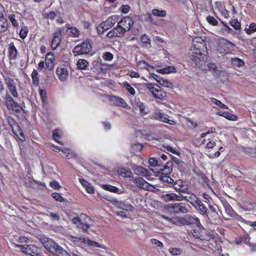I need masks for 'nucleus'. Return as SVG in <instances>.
<instances>
[{
  "label": "nucleus",
  "instance_id": "f257e3e1",
  "mask_svg": "<svg viewBox=\"0 0 256 256\" xmlns=\"http://www.w3.org/2000/svg\"><path fill=\"white\" fill-rule=\"evenodd\" d=\"M1 74L7 88L4 99V105L8 110L20 113L22 110V108L14 99L18 98L19 96L14 78H12L10 71L1 72Z\"/></svg>",
  "mask_w": 256,
  "mask_h": 256
},
{
  "label": "nucleus",
  "instance_id": "f03ea898",
  "mask_svg": "<svg viewBox=\"0 0 256 256\" xmlns=\"http://www.w3.org/2000/svg\"><path fill=\"white\" fill-rule=\"evenodd\" d=\"M40 240L46 249L50 252L56 254V256H70L65 250L54 240L48 238H43L40 239Z\"/></svg>",
  "mask_w": 256,
  "mask_h": 256
},
{
  "label": "nucleus",
  "instance_id": "7ed1b4c3",
  "mask_svg": "<svg viewBox=\"0 0 256 256\" xmlns=\"http://www.w3.org/2000/svg\"><path fill=\"white\" fill-rule=\"evenodd\" d=\"M72 222L78 228H80L84 232H87L94 224L93 220L83 213H80L79 216L73 217Z\"/></svg>",
  "mask_w": 256,
  "mask_h": 256
},
{
  "label": "nucleus",
  "instance_id": "20e7f679",
  "mask_svg": "<svg viewBox=\"0 0 256 256\" xmlns=\"http://www.w3.org/2000/svg\"><path fill=\"white\" fill-rule=\"evenodd\" d=\"M92 45L90 40H86L82 42L80 44L76 45L72 50L74 56H78L90 54L92 50Z\"/></svg>",
  "mask_w": 256,
  "mask_h": 256
},
{
  "label": "nucleus",
  "instance_id": "39448f33",
  "mask_svg": "<svg viewBox=\"0 0 256 256\" xmlns=\"http://www.w3.org/2000/svg\"><path fill=\"white\" fill-rule=\"evenodd\" d=\"M146 87L156 98L162 100L166 96V93L156 84L148 83Z\"/></svg>",
  "mask_w": 256,
  "mask_h": 256
},
{
  "label": "nucleus",
  "instance_id": "423d86ee",
  "mask_svg": "<svg viewBox=\"0 0 256 256\" xmlns=\"http://www.w3.org/2000/svg\"><path fill=\"white\" fill-rule=\"evenodd\" d=\"M234 45L228 40L221 38L219 39L217 46V50L221 54H228L230 53L234 48Z\"/></svg>",
  "mask_w": 256,
  "mask_h": 256
},
{
  "label": "nucleus",
  "instance_id": "0eeeda50",
  "mask_svg": "<svg viewBox=\"0 0 256 256\" xmlns=\"http://www.w3.org/2000/svg\"><path fill=\"white\" fill-rule=\"evenodd\" d=\"M191 50H196L208 53L206 39L202 36H197L193 38Z\"/></svg>",
  "mask_w": 256,
  "mask_h": 256
},
{
  "label": "nucleus",
  "instance_id": "6e6552de",
  "mask_svg": "<svg viewBox=\"0 0 256 256\" xmlns=\"http://www.w3.org/2000/svg\"><path fill=\"white\" fill-rule=\"evenodd\" d=\"M208 209L204 216H206L210 222L214 224L218 223L220 219V216L217 212L216 205H213L212 204H208Z\"/></svg>",
  "mask_w": 256,
  "mask_h": 256
},
{
  "label": "nucleus",
  "instance_id": "1a4fd4ad",
  "mask_svg": "<svg viewBox=\"0 0 256 256\" xmlns=\"http://www.w3.org/2000/svg\"><path fill=\"white\" fill-rule=\"evenodd\" d=\"M172 171V168L169 166H164L162 172L158 174H160V180L164 183L165 186L169 187H172L174 183V180L171 178L168 174H170Z\"/></svg>",
  "mask_w": 256,
  "mask_h": 256
},
{
  "label": "nucleus",
  "instance_id": "9d476101",
  "mask_svg": "<svg viewBox=\"0 0 256 256\" xmlns=\"http://www.w3.org/2000/svg\"><path fill=\"white\" fill-rule=\"evenodd\" d=\"M22 252L30 256H39L42 254V249L35 244H24L19 246Z\"/></svg>",
  "mask_w": 256,
  "mask_h": 256
},
{
  "label": "nucleus",
  "instance_id": "9b49d317",
  "mask_svg": "<svg viewBox=\"0 0 256 256\" xmlns=\"http://www.w3.org/2000/svg\"><path fill=\"white\" fill-rule=\"evenodd\" d=\"M126 32H127L118 24L116 28L108 32L106 36L109 38H112L114 37L122 38Z\"/></svg>",
  "mask_w": 256,
  "mask_h": 256
},
{
  "label": "nucleus",
  "instance_id": "f8f14e48",
  "mask_svg": "<svg viewBox=\"0 0 256 256\" xmlns=\"http://www.w3.org/2000/svg\"><path fill=\"white\" fill-rule=\"evenodd\" d=\"M63 29L59 28L54 34V36L51 42V48L52 50H55L60 45L62 40V32Z\"/></svg>",
  "mask_w": 256,
  "mask_h": 256
},
{
  "label": "nucleus",
  "instance_id": "ddd939ff",
  "mask_svg": "<svg viewBox=\"0 0 256 256\" xmlns=\"http://www.w3.org/2000/svg\"><path fill=\"white\" fill-rule=\"evenodd\" d=\"M133 182L136 184L140 188L143 190H149V191H153L154 188V186L148 183L146 181L144 178H135L133 180Z\"/></svg>",
  "mask_w": 256,
  "mask_h": 256
},
{
  "label": "nucleus",
  "instance_id": "4468645a",
  "mask_svg": "<svg viewBox=\"0 0 256 256\" xmlns=\"http://www.w3.org/2000/svg\"><path fill=\"white\" fill-rule=\"evenodd\" d=\"M154 118L162 122L167 123L169 124L173 125L176 124V122L173 119H170V116L160 111L156 112L154 114Z\"/></svg>",
  "mask_w": 256,
  "mask_h": 256
},
{
  "label": "nucleus",
  "instance_id": "2eb2a0df",
  "mask_svg": "<svg viewBox=\"0 0 256 256\" xmlns=\"http://www.w3.org/2000/svg\"><path fill=\"white\" fill-rule=\"evenodd\" d=\"M160 161L158 160L157 158H150L148 160V162L150 166L151 167H153L155 168L156 172L159 173L160 172H162V170L164 168V166H172V162H168L164 165L161 164H160Z\"/></svg>",
  "mask_w": 256,
  "mask_h": 256
},
{
  "label": "nucleus",
  "instance_id": "dca6fc26",
  "mask_svg": "<svg viewBox=\"0 0 256 256\" xmlns=\"http://www.w3.org/2000/svg\"><path fill=\"white\" fill-rule=\"evenodd\" d=\"M56 74L59 80L64 82L68 76V70L64 64L60 65L56 68Z\"/></svg>",
  "mask_w": 256,
  "mask_h": 256
},
{
  "label": "nucleus",
  "instance_id": "f3484780",
  "mask_svg": "<svg viewBox=\"0 0 256 256\" xmlns=\"http://www.w3.org/2000/svg\"><path fill=\"white\" fill-rule=\"evenodd\" d=\"M126 32H128L133 26V19L130 16H124L118 23Z\"/></svg>",
  "mask_w": 256,
  "mask_h": 256
},
{
  "label": "nucleus",
  "instance_id": "a211bd4d",
  "mask_svg": "<svg viewBox=\"0 0 256 256\" xmlns=\"http://www.w3.org/2000/svg\"><path fill=\"white\" fill-rule=\"evenodd\" d=\"M184 182L182 180H178L175 182L174 181L172 187L176 192L180 194H186L188 188L184 186Z\"/></svg>",
  "mask_w": 256,
  "mask_h": 256
},
{
  "label": "nucleus",
  "instance_id": "6ab92c4d",
  "mask_svg": "<svg viewBox=\"0 0 256 256\" xmlns=\"http://www.w3.org/2000/svg\"><path fill=\"white\" fill-rule=\"evenodd\" d=\"M108 98L110 102L113 104L118 106H122L123 108H126L128 104L124 101V99L122 98L116 96H108Z\"/></svg>",
  "mask_w": 256,
  "mask_h": 256
},
{
  "label": "nucleus",
  "instance_id": "aec40b11",
  "mask_svg": "<svg viewBox=\"0 0 256 256\" xmlns=\"http://www.w3.org/2000/svg\"><path fill=\"white\" fill-rule=\"evenodd\" d=\"M192 54L191 56L192 60L198 66L201 62H204L206 55L203 52H198L196 50H192Z\"/></svg>",
  "mask_w": 256,
  "mask_h": 256
},
{
  "label": "nucleus",
  "instance_id": "412c9836",
  "mask_svg": "<svg viewBox=\"0 0 256 256\" xmlns=\"http://www.w3.org/2000/svg\"><path fill=\"white\" fill-rule=\"evenodd\" d=\"M170 208L172 210V212L176 214H186L188 212L184 204L182 203L171 204Z\"/></svg>",
  "mask_w": 256,
  "mask_h": 256
},
{
  "label": "nucleus",
  "instance_id": "4be33fe9",
  "mask_svg": "<svg viewBox=\"0 0 256 256\" xmlns=\"http://www.w3.org/2000/svg\"><path fill=\"white\" fill-rule=\"evenodd\" d=\"M18 54V52L14 42H12L8 45V58L10 60H16Z\"/></svg>",
  "mask_w": 256,
  "mask_h": 256
},
{
  "label": "nucleus",
  "instance_id": "5701e85b",
  "mask_svg": "<svg viewBox=\"0 0 256 256\" xmlns=\"http://www.w3.org/2000/svg\"><path fill=\"white\" fill-rule=\"evenodd\" d=\"M0 33L7 31L8 27V20L4 18L2 12L3 7L0 4Z\"/></svg>",
  "mask_w": 256,
  "mask_h": 256
},
{
  "label": "nucleus",
  "instance_id": "b1692460",
  "mask_svg": "<svg viewBox=\"0 0 256 256\" xmlns=\"http://www.w3.org/2000/svg\"><path fill=\"white\" fill-rule=\"evenodd\" d=\"M55 58L52 52H48L46 56V66L47 69L52 71L54 70V66Z\"/></svg>",
  "mask_w": 256,
  "mask_h": 256
},
{
  "label": "nucleus",
  "instance_id": "393cba45",
  "mask_svg": "<svg viewBox=\"0 0 256 256\" xmlns=\"http://www.w3.org/2000/svg\"><path fill=\"white\" fill-rule=\"evenodd\" d=\"M184 224V225L190 226L192 224H200V220L196 216L187 215L183 216Z\"/></svg>",
  "mask_w": 256,
  "mask_h": 256
},
{
  "label": "nucleus",
  "instance_id": "a878e982",
  "mask_svg": "<svg viewBox=\"0 0 256 256\" xmlns=\"http://www.w3.org/2000/svg\"><path fill=\"white\" fill-rule=\"evenodd\" d=\"M120 16L118 15H113L109 16L105 21L102 22V24L105 26L108 30L113 27L114 24L119 20Z\"/></svg>",
  "mask_w": 256,
  "mask_h": 256
},
{
  "label": "nucleus",
  "instance_id": "bb28decb",
  "mask_svg": "<svg viewBox=\"0 0 256 256\" xmlns=\"http://www.w3.org/2000/svg\"><path fill=\"white\" fill-rule=\"evenodd\" d=\"M188 194L187 196H183L182 194L180 195V200H184L188 202L192 206H194L196 203L199 200V198H198L196 195L192 193H189L188 190L186 193Z\"/></svg>",
  "mask_w": 256,
  "mask_h": 256
},
{
  "label": "nucleus",
  "instance_id": "cd10ccee",
  "mask_svg": "<svg viewBox=\"0 0 256 256\" xmlns=\"http://www.w3.org/2000/svg\"><path fill=\"white\" fill-rule=\"evenodd\" d=\"M162 217L172 224L178 226H184L183 217L176 216L172 218H169L166 216H162Z\"/></svg>",
  "mask_w": 256,
  "mask_h": 256
},
{
  "label": "nucleus",
  "instance_id": "c85d7f7f",
  "mask_svg": "<svg viewBox=\"0 0 256 256\" xmlns=\"http://www.w3.org/2000/svg\"><path fill=\"white\" fill-rule=\"evenodd\" d=\"M74 238L75 239V241H78V242L80 241L82 244H86L89 246H92L96 247V248H100V246L98 243L97 242H94V241H92V240H89L88 238H82V236H80V237L74 236Z\"/></svg>",
  "mask_w": 256,
  "mask_h": 256
},
{
  "label": "nucleus",
  "instance_id": "c756f323",
  "mask_svg": "<svg viewBox=\"0 0 256 256\" xmlns=\"http://www.w3.org/2000/svg\"><path fill=\"white\" fill-rule=\"evenodd\" d=\"M20 18V14L18 12H13L8 16V19L12 23L14 28H18L19 23L18 20Z\"/></svg>",
  "mask_w": 256,
  "mask_h": 256
},
{
  "label": "nucleus",
  "instance_id": "7c9ffc66",
  "mask_svg": "<svg viewBox=\"0 0 256 256\" xmlns=\"http://www.w3.org/2000/svg\"><path fill=\"white\" fill-rule=\"evenodd\" d=\"M193 207L200 214L203 216H204L205 214L207 212L208 208L202 202L200 198H199Z\"/></svg>",
  "mask_w": 256,
  "mask_h": 256
},
{
  "label": "nucleus",
  "instance_id": "2f4dec72",
  "mask_svg": "<svg viewBox=\"0 0 256 256\" xmlns=\"http://www.w3.org/2000/svg\"><path fill=\"white\" fill-rule=\"evenodd\" d=\"M40 95L42 102V107L46 110V113H48V102L46 92L44 90L40 89Z\"/></svg>",
  "mask_w": 256,
  "mask_h": 256
},
{
  "label": "nucleus",
  "instance_id": "473e14b6",
  "mask_svg": "<svg viewBox=\"0 0 256 256\" xmlns=\"http://www.w3.org/2000/svg\"><path fill=\"white\" fill-rule=\"evenodd\" d=\"M206 230L204 228H198L192 230V234L195 238L202 240H206Z\"/></svg>",
  "mask_w": 256,
  "mask_h": 256
},
{
  "label": "nucleus",
  "instance_id": "72a5a7b5",
  "mask_svg": "<svg viewBox=\"0 0 256 256\" xmlns=\"http://www.w3.org/2000/svg\"><path fill=\"white\" fill-rule=\"evenodd\" d=\"M161 198L165 202H168L174 200H180V195H178L174 193L163 194L162 195Z\"/></svg>",
  "mask_w": 256,
  "mask_h": 256
},
{
  "label": "nucleus",
  "instance_id": "f704fd0d",
  "mask_svg": "<svg viewBox=\"0 0 256 256\" xmlns=\"http://www.w3.org/2000/svg\"><path fill=\"white\" fill-rule=\"evenodd\" d=\"M134 170L138 175L142 176L146 178H148L150 176V172L142 166H136L134 168Z\"/></svg>",
  "mask_w": 256,
  "mask_h": 256
},
{
  "label": "nucleus",
  "instance_id": "c9c22d12",
  "mask_svg": "<svg viewBox=\"0 0 256 256\" xmlns=\"http://www.w3.org/2000/svg\"><path fill=\"white\" fill-rule=\"evenodd\" d=\"M62 156L68 160L74 158L77 156L76 154L70 148H64L62 150Z\"/></svg>",
  "mask_w": 256,
  "mask_h": 256
},
{
  "label": "nucleus",
  "instance_id": "e433bc0d",
  "mask_svg": "<svg viewBox=\"0 0 256 256\" xmlns=\"http://www.w3.org/2000/svg\"><path fill=\"white\" fill-rule=\"evenodd\" d=\"M81 184L84 188L86 192L90 194L94 193V186L88 182L84 178L80 179Z\"/></svg>",
  "mask_w": 256,
  "mask_h": 256
},
{
  "label": "nucleus",
  "instance_id": "4c0bfd02",
  "mask_svg": "<svg viewBox=\"0 0 256 256\" xmlns=\"http://www.w3.org/2000/svg\"><path fill=\"white\" fill-rule=\"evenodd\" d=\"M92 66L96 70H100V72L103 71V67L107 66L104 64L100 57H98L96 60H94L92 63Z\"/></svg>",
  "mask_w": 256,
  "mask_h": 256
},
{
  "label": "nucleus",
  "instance_id": "58836bf2",
  "mask_svg": "<svg viewBox=\"0 0 256 256\" xmlns=\"http://www.w3.org/2000/svg\"><path fill=\"white\" fill-rule=\"evenodd\" d=\"M136 66L138 67L140 70H146L150 71L154 69V67L149 64L147 62L144 60H139L136 62Z\"/></svg>",
  "mask_w": 256,
  "mask_h": 256
},
{
  "label": "nucleus",
  "instance_id": "ea45409f",
  "mask_svg": "<svg viewBox=\"0 0 256 256\" xmlns=\"http://www.w3.org/2000/svg\"><path fill=\"white\" fill-rule=\"evenodd\" d=\"M144 148V145L139 142L134 144L131 146L132 152L134 154L142 152Z\"/></svg>",
  "mask_w": 256,
  "mask_h": 256
},
{
  "label": "nucleus",
  "instance_id": "a19ab883",
  "mask_svg": "<svg viewBox=\"0 0 256 256\" xmlns=\"http://www.w3.org/2000/svg\"><path fill=\"white\" fill-rule=\"evenodd\" d=\"M218 114L230 120H237L238 118V116L235 114L226 112H218Z\"/></svg>",
  "mask_w": 256,
  "mask_h": 256
},
{
  "label": "nucleus",
  "instance_id": "79ce46f5",
  "mask_svg": "<svg viewBox=\"0 0 256 256\" xmlns=\"http://www.w3.org/2000/svg\"><path fill=\"white\" fill-rule=\"evenodd\" d=\"M31 77L32 79V83L34 86H37L39 84L40 80L38 77V72L36 70L34 69L32 74Z\"/></svg>",
  "mask_w": 256,
  "mask_h": 256
},
{
  "label": "nucleus",
  "instance_id": "37998d69",
  "mask_svg": "<svg viewBox=\"0 0 256 256\" xmlns=\"http://www.w3.org/2000/svg\"><path fill=\"white\" fill-rule=\"evenodd\" d=\"M78 68L81 70H86L87 69L89 63L84 59H80L77 62Z\"/></svg>",
  "mask_w": 256,
  "mask_h": 256
},
{
  "label": "nucleus",
  "instance_id": "c03bdc74",
  "mask_svg": "<svg viewBox=\"0 0 256 256\" xmlns=\"http://www.w3.org/2000/svg\"><path fill=\"white\" fill-rule=\"evenodd\" d=\"M67 32L68 33V34L72 38H78L80 34V32L79 30L75 26L72 27L68 32Z\"/></svg>",
  "mask_w": 256,
  "mask_h": 256
},
{
  "label": "nucleus",
  "instance_id": "a18cd8bd",
  "mask_svg": "<svg viewBox=\"0 0 256 256\" xmlns=\"http://www.w3.org/2000/svg\"><path fill=\"white\" fill-rule=\"evenodd\" d=\"M140 41L142 42L144 47H148V45L150 46V40L147 34L142 35L140 37Z\"/></svg>",
  "mask_w": 256,
  "mask_h": 256
},
{
  "label": "nucleus",
  "instance_id": "49530a36",
  "mask_svg": "<svg viewBox=\"0 0 256 256\" xmlns=\"http://www.w3.org/2000/svg\"><path fill=\"white\" fill-rule=\"evenodd\" d=\"M28 32V28L26 26H22L21 29L20 30L19 35L20 38L24 40Z\"/></svg>",
  "mask_w": 256,
  "mask_h": 256
},
{
  "label": "nucleus",
  "instance_id": "de8ad7c7",
  "mask_svg": "<svg viewBox=\"0 0 256 256\" xmlns=\"http://www.w3.org/2000/svg\"><path fill=\"white\" fill-rule=\"evenodd\" d=\"M152 14L153 16L158 17H164L166 15V10H159L158 9H153L152 10Z\"/></svg>",
  "mask_w": 256,
  "mask_h": 256
},
{
  "label": "nucleus",
  "instance_id": "09e8293b",
  "mask_svg": "<svg viewBox=\"0 0 256 256\" xmlns=\"http://www.w3.org/2000/svg\"><path fill=\"white\" fill-rule=\"evenodd\" d=\"M230 24L235 30H240L241 28V24L237 18L231 20Z\"/></svg>",
  "mask_w": 256,
  "mask_h": 256
},
{
  "label": "nucleus",
  "instance_id": "8fccbe9b",
  "mask_svg": "<svg viewBox=\"0 0 256 256\" xmlns=\"http://www.w3.org/2000/svg\"><path fill=\"white\" fill-rule=\"evenodd\" d=\"M59 14L60 15H61L62 12H58V14H56V13L55 12L50 11L45 14L44 18L48 20H54L56 18V16Z\"/></svg>",
  "mask_w": 256,
  "mask_h": 256
},
{
  "label": "nucleus",
  "instance_id": "3c124183",
  "mask_svg": "<svg viewBox=\"0 0 256 256\" xmlns=\"http://www.w3.org/2000/svg\"><path fill=\"white\" fill-rule=\"evenodd\" d=\"M52 138L54 141L58 142V144H63L62 142L58 140V138H61L60 134V130L58 129H55L53 131Z\"/></svg>",
  "mask_w": 256,
  "mask_h": 256
},
{
  "label": "nucleus",
  "instance_id": "603ef678",
  "mask_svg": "<svg viewBox=\"0 0 256 256\" xmlns=\"http://www.w3.org/2000/svg\"><path fill=\"white\" fill-rule=\"evenodd\" d=\"M123 86L130 92L131 95H134L136 91L127 82H122Z\"/></svg>",
  "mask_w": 256,
  "mask_h": 256
},
{
  "label": "nucleus",
  "instance_id": "864d4df0",
  "mask_svg": "<svg viewBox=\"0 0 256 256\" xmlns=\"http://www.w3.org/2000/svg\"><path fill=\"white\" fill-rule=\"evenodd\" d=\"M158 84L163 86H165L166 88H172V82H170L169 80H168L167 79L163 78H162L160 80H158Z\"/></svg>",
  "mask_w": 256,
  "mask_h": 256
},
{
  "label": "nucleus",
  "instance_id": "5fc2aeb1",
  "mask_svg": "<svg viewBox=\"0 0 256 256\" xmlns=\"http://www.w3.org/2000/svg\"><path fill=\"white\" fill-rule=\"evenodd\" d=\"M210 100L213 104H216L220 108L224 109H228V106L222 103L220 100L214 98H211Z\"/></svg>",
  "mask_w": 256,
  "mask_h": 256
},
{
  "label": "nucleus",
  "instance_id": "6e6d98bb",
  "mask_svg": "<svg viewBox=\"0 0 256 256\" xmlns=\"http://www.w3.org/2000/svg\"><path fill=\"white\" fill-rule=\"evenodd\" d=\"M102 188L104 190L113 192H117L119 190V189L117 187L111 186L110 184H104L102 186Z\"/></svg>",
  "mask_w": 256,
  "mask_h": 256
},
{
  "label": "nucleus",
  "instance_id": "4d7b16f0",
  "mask_svg": "<svg viewBox=\"0 0 256 256\" xmlns=\"http://www.w3.org/2000/svg\"><path fill=\"white\" fill-rule=\"evenodd\" d=\"M246 32L248 34H251L254 32H256V24L252 22L250 24L249 28L245 29Z\"/></svg>",
  "mask_w": 256,
  "mask_h": 256
},
{
  "label": "nucleus",
  "instance_id": "13d9d810",
  "mask_svg": "<svg viewBox=\"0 0 256 256\" xmlns=\"http://www.w3.org/2000/svg\"><path fill=\"white\" fill-rule=\"evenodd\" d=\"M206 22L212 26H216L218 24V22L214 17L212 16H208L206 18Z\"/></svg>",
  "mask_w": 256,
  "mask_h": 256
},
{
  "label": "nucleus",
  "instance_id": "bf43d9fd",
  "mask_svg": "<svg viewBox=\"0 0 256 256\" xmlns=\"http://www.w3.org/2000/svg\"><path fill=\"white\" fill-rule=\"evenodd\" d=\"M152 14L147 12L143 16L144 20L146 22H148L150 24H154V20L152 16Z\"/></svg>",
  "mask_w": 256,
  "mask_h": 256
},
{
  "label": "nucleus",
  "instance_id": "052dcab7",
  "mask_svg": "<svg viewBox=\"0 0 256 256\" xmlns=\"http://www.w3.org/2000/svg\"><path fill=\"white\" fill-rule=\"evenodd\" d=\"M97 33L99 36L102 35L106 31L108 30L105 26L101 22L96 26Z\"/></svg>",
  "mask_w": 256,
  "mask_h": 256
},
{
  "label": "nucleus",
  "instance_id": "680f3d73",
  "mask_svg": "<svg viewBox=\"0 0 256 256\" xmlns=\"http://www.w3.org/2000/svg\"><path fill=\"white\" fill-rule=\"evenodd\" d=\"M200 182L203 184L208 186L210 180L204 174H202L199 177Z\"/></svg>",
  "mask_w": 256,
  "mask_h": 256
},
{
  "label": "nucleus",
  "instance_id": "e2e57ef3",
  "mask_svg": "<svg viewBox=\"0 0 256 256\" xmlns=\"http://www.w3.org/2000/svg\"><path fill=\"white\" fill-rule=\"evenodd\" d=\"M240 240L244 244L248 245L250 243V238L248 234H244L240 236Z\"/></svg>",
  "mask_w": 256,
  "mask_h": 256
},
{
  "label": "nucleus",
  "instance_id": "0e129e2a",
  "mask_svg": "<svg viewBox=\"0 0 256 256\" xmlns=\"http://www.w3.org/2000/svg\"><path fill=\"white\" fill-rule=\"evenodd\" d=\"M170 254L172 256H179L182 254V250L180 248H172L169 250Z\"/></svg>",
  "mask_w": 256,
  "mask_h": 256
},
{
  "label": "nucleus",
  "instance_id": "69168bd1",
  "mask_svg": "<svg viewBox=\"0 0 256 256\" xmlns=\"http://www.w3.org/2000/svg\"><path fill=\"white\" fill-rule=\"evenodd\" d=\"M52 198L56 201L60 202H64V198L58 193L54 192L52 194Z\"/></svg>",
  "mask_w": 256,
  "mask_h": 256
},
{
  "label": "nucleus",
  "instance_id": "338daca9",
  "mask_svg": "<svg viewBox=\"0 0 256 256\" xmlns=\"http://www.w3.org/2000/svg\"><path fill=\"white\" fill-rule=\"evenodd\" d=\"M8 122L10 126L11 127V128L12 130H14V126H18V123L16 122V121L14 120V118L10 116H8Z\"/></svg>",
  "mask_w": 256,
  "mask_h": 256
},
{
  "label": "nucleus",
  "instance_id": "774afa93",
  "mask_svg": "<svg viewBox=\"0 0 256 256\" xmlns=\"http://www.w3.org/2000/svg\"><path fill=\"white\" fill-rule=\"evenodd\" d=\"M102 58L105 60L107 61H110L112 60L114 58L113 54L108 52H104L102 54Z\"/></svg>",
  "mask_w": 256,
  "mask_h": 256
}]
</instances>
